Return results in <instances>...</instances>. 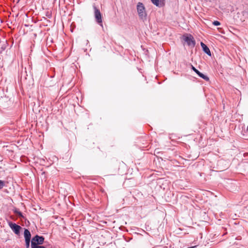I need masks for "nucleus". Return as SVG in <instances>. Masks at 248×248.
<instances>
[{
  "mask_svg": "<svg viewBox=\"0 0 248 248\" xmlns=\"http://www.w3.org/2000/svg\"><path fill=\"white\" fill-rule=\"evenodd\" d=\"M137 10L140 18L145 20L146 19L147 14L145 11V8L141 2H138L137 5Z\"/></svg>",
  "mask_w": 248,
  "mask_h": 248,
  "instance_id": "nucleus-1",
  "label": "nucleus"
},
{
  "mask_svg": "<svg viewBox=\"0 0 248 248\" xmlns=\"http://www.w3.org/2000/svg\"><path fill=\"white\" fill-rule=\"evenodd\" d=\"M44 240L45 238L43 236L36 235L31 240V247L43 244Z\"/></svg>",
  "mask_w": 248,
  "mask_h": 248,
  "instance_id": "nucleus-2",
  "label": "nucleus"
},
{
  "mask_svg": "<svg viewBox=\"0 0 248 248\" xmlns=\"http://www.w3.org/2000/svg\"><path fill=\"white\" fill-rule=\"evenodd\" d=\"M94 9V15L96 22L101 26H102V15L100 10L96 7L95 5H93Z\"/></svg>",
  "mask_w": 248,
  "mask_h": 248,
  "instance_id": "nucleus-3",
  "label": "nucleus"
},
{
  "mask_svg": "<svg viewBox=\"0 0 248 248\" xmlns=\"http://www.w3.org/2000/svg\"><path fill=\"white\" fill-rule=\"evenodd\" d=\"M184 40L189 46L193 48L195 46V40H194V37L191 34L185 36Z\"/></svg>",
  "mask_w": 248,
  "mask_h": 248,
  "instance_id": "nucleus-4",
  "label": "nucleus"
},
{
  "mask_svg": "<svg viewBox=\"0 0 248 248\" xmlns=\"http://www.w3.org/2000/svg\"><path fill=\"white\" fill-rule=\"evenodd\" d=\"M9 225L15 234L17 235L19 234L20 231L22 228L19 225L11 222L9 223Z\"/></svg>",
  "mask_w": 248,
  "mask_h": 248,
  "instance_id": "nucleus-5",
  "label": "nucleus"
},
{
  "mask_svg": "<svg viewBox=\"0 0 248 248\" xmlns=\"http://www.w3.org/2000/svg\"><path fill=\"white\" fill-rule=\"evenodd\" d=\"M191 69L194 71L200 78L204 79L205 80L208 81L209 80V78L206 75L200 72L199 70H198L194 66L191 65Z\"/></svg>",
  "mask_w": 248,
  "mask_h": 248,
  "instance_id": "nucleus-6",
  "label": "nucleus"
},
{
  "mask_svg": "<svg viewBox=\"0 0 248 248\" xmlns=\"http://www.w3.org/2000/svg\"><path fill=\"white\" fill-rule=\"evenodd\" d=\"M201 46L204 52L207 54L208 56H211V53L208 47L203 42H201Z\"/></svg>",
  "mask_w": 248,
  "mask_h": 248,
  "instance_id": "nucleus-7",
  "label": "nucleus"
},
{
  "mask_svg": "<svg viewBox=\"0 0 248 248\" xmlns=\"http://www.w3.org/2000/svg\"><path fill=\"white\" fill-rule=\"evenodd\" d=\"M24 236L25 240H31V233L27 229H24Z\"/></svg>",
  "mask_w": 248,
  "mask_h": 248,
  "instance_id": "nucleus-8",
  "label": "nucleus"
},
{
  "mask_svg": "<svg viewBox=\"0 0 248 248\" xmlns=\"http://www.w3.org/2000/svg\"><path fill=\"white\" fill-rule=\"evenodd\" d=\"M151 1L154 4H155L156 6H158V7L161 6V4L159 2V0H151Z\"/></svg>",
  "mask_w": 248,
  "mask_h": 248,
  "instance_id": "nucleus-9",
  "label": "nucleus"
},
{
  "mask_svg": "<svg viewBox=\"0 0 248 248\" xmlns=\"http://www.w3.org/2000/svg\"><path fill=\"white\" fill-rule=\"evenodd\" d=\"M14 213H16V215H17L19 217H24L23 215H22V213L19 211L18 209H16L14 210Z\"/></svg>",
  "mask_w": 248,
  "mask_h": 248,
  "instance_id": "nucleus-10",
  "label": "nucleus"
},
{
  "mask_svg": "<svg viewBox=\"0 0 248 248\" xmlns=\"http://www.w3.org/2000/svg\"><path fill=\"white\" fill-rule=\"evenodd\" d=\"M5 186V182L4 181L0 180V189H1Z\"/></svg>",
  "mask_w": 248,
  "mask_h": 248,
  "instance_id": "nucleus-11",
  "label": "nucleus"
},
{
  "mask_svg": "<svg viewBox=\"0 0 248 248\" xmlns=\"http://www.w3.org/2000/svg\"><path fill=\"white\" fill-rule=\"evenodd\" d=\"M30 242L31 243V240H25V245L26 248H29Z\"/></svg>",
  "mask_w": 248,
  "mask_h": 248,
  "instance_id": "nucleus-12",
  "label": "nucleus"
},
{
  "mask_svg": "<svg viewBox=\"0 0 248 248\" xmlns=\"http://www.w3.org/2000/svg\"><path fill=\"white\" fill-rule=\"evenodd\" d=\"M46 16L49 18H50L51 17V13L50 12L47 11L46 14Z\"/></svg>",
  "mask_w": 248,
  "mask_h": 248,
  "instance_id": "nucleus-13",
  "label": "nucleus"
},
{
  "mask_svg": "<svg viewBox=\"0 0 248 248\" xmlns=\"http://www.w3.org/2000/svg\"><path fill=\"white\" fill-rule=\"evenodd\" d=\"M213 24L215 26H219L220 25V23L219 21L216 20L213 22Z\"/></svg>",
  "mask_w": 248,
  "mask_h": 248,
  "instance_id": "nucleus-14",
  "label": "nucleus"
},
{
  "mask_svg": "<svg viewBox=\"0 0 248 248\" xmlns=\"http://www.w3.org/2000/svg\"><path fill=\"white\" fill-rule=\"evenodd\" d=\"M19 0H17V2H18Z\"/></svg>",
  "mask_w": 248,
  "mask_h": 248,
  "instance_id": "nucleus-15",
  "label": "nucleus"
}]
</instances>
